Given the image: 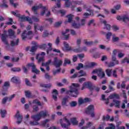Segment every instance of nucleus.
<instances>
[{
	"mask_svg": "<svg viewBox=\"0 0 129 129\" xmlns=\"http://www.w3.org/2000/svg\"><path fill=\"white\" fill-rule=\"evenodd\" d=\"M11 14H13L14 16H15L16 17H18V18H19V20L22 22H25L27 21L29 23V24H33V22H40V19H39V18L36 16H33L32 18L28 16H26L25 15L20 16L19 13H18V11H16V12L12 11L11 12Z\"/></svg>",
	"mask_w": 129,
	"mask_h": 129,
	"instance_id": "obj_1",
	"label": "nucleus"
},
{
	"mask_svg": "<svg viewBox=\"0 0 129 129\" xmlns=\"http://www.w3.org/2000/svg\"><path fill=\"white\" fill-rule=\"evenodd\" d=\"M6 28L4 26V23L0 24V36L1 37V40L5 45H6V48L9 49L10 48V45L8 42V35H7V31L4 30Z\"/></svg>",
	"mask_w": 129,
	"mask_h": 129,
	"instance_id": "obj_2",
	"label": "nucleus"
},
{
	"mask_svg": "<svg viewBox=\"0 0 129 129\" xmlns=\"http://www.w3.org/2000/svg\"><path fill=\"white\" fill-rule=\"evenodd\" d=\"M79 84L73 83L70 87V90L67 92V94L73 96V97H77V95L79 94L78 92V89H79Z\"/></svg>",
	"mask_w": 129,
	"mask_h": 129,
	"instance_id": "obj_3",
	"label": "nucleus"
},
{
	"mask_svg": "<svg viewBox=\"0 0 129 129\" xmlns=\"http://www.w3.org/2000/svg\"><path fill=\"white\" fill-rule=\"evenodd\" d=\"M42 8V10L40 13L41 16H44L45 15L46 17H49L51 15L50 11L48 10V9L45 7H43L42 4H39V6H36L32 8V11L34 12V14H37V10L39 9Z\"/></svg>",
	"mask_w": 129,
	"mask_h": 129,
	"instance_id": "obj_4",
	"label": "nucleus"
},
{
	"mask_svg": "<svg viewBox=\"0 0 129 129\" xmlns=\"http://www.w3.org/2000/svg\"><path fill=\"white\" fill-rule=\"evenodd\" d=\"M67 18H68V23H72V25L75 29H79V28L85 25V19H82L81 24H76L75 21H73L72 20L74 18V15L72 14L68 15Z\"/></svg>",
	"mask_w": 129,
	"mask_h": 129,
	"instance_id": "obj_5",
	"label": "nucleus"
},
{
	"mask_svg": "<svg viewBox=\"0 0 129 129\" xmlns=\"http://www.w3.org/2000/svg\"><path fill=\"white\" fill-rule=\"evenodd\" d=\"M31 67L32 68V72H33V73H36V74H40V71L36 69V66L33 63L27 64L26 67H23V71L24 73H27V72H28V69L31 68Z\"/></svg>",
	"mask_w": 129,
	"mask_h": 129,
	"instance_id": "obj_6",
	"label": "nucleus"
},
{
	"mask_svg": "<svg viewBox=\"0 0 129 129\" xmlns=\"http://www.w3.org/2000/svg\"><path fill=\"white\" fill-rule=\"evenodd\" d=\"M59 123L62 128L68 129L69 125H71V122L66 117H64L63 119L59 120Z\"/></svg>",
	"mask_w": 129,
	"mask_h": 129,
	"instance_id": "obj_7",
	"label": "nucleus"
},
{
	"mask_svg": "<svg viewBox=\"0 0 129 129\" xmlns=\"http://www.w3.org/2000/svg\"><path fill=\"white\" fill-rule=\"evenodd\" d=\"M29 105L32 106L33 111L35 112L39 111V107L37 105L42 106V103L37 99H35L32 102H29Z\"/></svg>",
	"mask_w": 129,
	"mask_h": 129,
	"instance_id": "obj_8",
	"label": "nucleus"
},
{
	"mask_svg": "<svg viewBox=\"0 0 129 129\" xmlns=\"http://www.w3.org/2000/svg\"><path fill=\"white\" fill-rule=\"evenodd\" d=\"M31 118H32V119H34V120L35 121V122L34 121H30L29 122V124L30 125H41V123H39V122H38L37 121H39V120H40V119H41V116H40V114H39V113L36 114V115H33L31 116Z\"/></svg>",
	"mask_w": 129,
	"mask_h": 129,
	"instance_id": "obj_9",
	"label": "nucleus"
},
{
	"mask_svg": "<svg viewBox=\"0 0 129 129\" xmlns=\"http://www.w3.org/2000/svg\"><path fill=\"white\" fill-rule=\"evenodd\" d=\"M55 119V115L53 114L51 115V117L50 119H45L44 120L40 122V126H43L44 127H49L50 126V124L48 123L50 120H53Z\"/></svg>",
	"mask_w": 129,
	"mask_h": 129,
	"instance_id": "obj_10",
	"label": "nucleus"
},
{
	"mask_svg": "<svg viewBox=\"0 0 129 129\" xmlns=\"http://www.w3.org/2000/svg\"><path fill=\"white\" fill-rule=\"evenodd\" d=\"M33 32L31 31H29L27 32V31L25 30L21 35V37L22 40H26L27 38L28 39H32L33 38Z\"/></svg>",
	"mask_w": 129,
	"mask_h": 129,
	"instance_id": "obj_11",
	"label": "nucleus"
},
{
	"mask_svg": "<svg viewBox=\"0 0 129 129\" xmlns=\"http://www.w3.org/2000/svg\"><path fill=\"white\" fill-rule=\"evenodd\" d=\"M96 65V63L95 62H90L86 63L85 66L83 65V64L80 63H79V65L78 67H77L76 69L77 70H80L81 68H91V67H93V66H95Z\"/></svg>",
	"mask_w": 129,
	"mask_h": 129,
	"instance_id": "obj_12",
	"label": "nucleus"
},
{
	"mask_svg": "<svg viewBox=\"0 0 129 129\" xmlns=\"http://www.w3.org/2000/svg\"><path fill=\"white\" fill-rule=\"evenodd\" d=\"M70 32H71V35H73V36H75V35H76L75 31L72 29H67L65 31L62 32V35L64 37V40H68L70 35L69 33H70Z\"/></svg>",
	"mask_w": 129,
	"mask_h": 129,
	"instance_id": "obj_13",
	"label": "nucleus"
},
{
	"mask_svg": "<svg viewBox=\"0 0 129 129\" xmlns=\"http://www.w3.org/2000/svg\"><path fill=\"white\" fill-rule=\"evenodd\" d=\"M92 73V74H95L96 73L100 78H103L105 76V74L101 69L94 70Z\"/></svg>",
	"mask_w": 129,
	"mask_h": 129,
	"instance_id": "obj_14",
	"label": "nucleus"
},
{
	"mask_svg": "<svg viewBox=\"0 0 129 129\" xmlns=\"http://www.w3.org/2000/svg\"><path fill=\"white\" fill-rule=\"evenodd\" d=\"M116 19L118 21H122L124 23H129V16L127 15H125L122 16H117Z\"/></svg>",
	"mask_w": 129,
	"mask_h": 129,
	"instance_id": "obj_15",
	"label": "nucleus"
},
{
	"mask_svg": "<svg viewBox=\"0 0 129 129\" xmlns=\"http://www.w3.org/2000/svg\"><path fill=\"white\" fill-rule=\"evenodd\" d=\"M15 97H16V94H13L10 96L9 97H5L3 98L2 100L3 104H6L7 103V101H9V102L12 101V100H13V99H14Z\"/></svg>",
	"mask_w": 129,
	"mask_h": 129,
	"instance_id": "obj_16",
	"label": "nucleus"
},
{
	"mask_svg": "<svg viewBox=\"0 0 129 129\" xmlns=\"http://www.w3.org/2000/svg\"><path fill=\"white\" fill-rule=\"evenodd\" d=\"M63 63V61L61 59H58V58L54 57L53 61V64L56 68H59Z\"/></svg>",
	"mask_w": 129,
	"mask_h": 129,
	"instance_id": "obj_17",
	"label": "nucleus"
},
{
	"mask_svg": "<svg viewBox=\"0 0 129 129\" xmlns=\"http://www.w3.org/2000/svg\"><path fill=\"white\" fill-rule=\"evenodd\" d=\"M46 55V53L44 52H42L40 54H37L36 55V59L38 61V63L40 62H43L44 60V56Z\"/></svg>",
	"mask_w": 129,
	"mask_h": 129,
	"instance_id": "obj_18",
	"label": "nucleus"
},
{
	"mask_svg": "<svg viewBox=\"0 0 129 129\" xmlns=\"http://www.w3.org/2000/svg\"><path fill=\"white\" fill-rule=\"evenodd\" d=\"M92 111H94V106L93 105H90L88 106L84 113L86 114H90V112H92Z\"/></svg>",
	"mask_w": 129,
	"mask_h": 129,
	"instance_id": "obj_19",
	"label": "nucleus"
},
{
	"mask_svg": "<svg viewBox=\"0 0 129 129\" xmlns=\"http://www.w3.org/2000/svg\"><path fill=\"white\" fill-rule=\"evenodd\" d=\"M37 30L40 31V32H43L44 30V26H40L38 24H34V32L37 34Z\"/></svg>",
	"mask_w": 129,
	"mask_h": 129,
	"instance_id": "obj_20",
	"label": "nucleus"
},
{
	"mask_svg": "<svg viewBox=\"0 0 129 129\" xmlns=\"http://www.w3.org/2000/svg\"><path fill=\"white\" fill-rule=\"evenodd\" d=\"M81 6V5H83V1H75L72 2V9H74L76 8V6L77 5Z\"/></svg>",
	"mask_w": 129,
	"mask_h": 129,
	"instance_id": "obj_21",
	"label": "nucleus"
},
{
	"mask_svg": "<svg viewBox=\"0 0 129 129\" xmlns=\"http://www.w3.org/2000/svg\"><path fill=\"white\" fill-rule=\"evenodd\" d=\"M32 45H33V46L31 47V49L30 50V52H35L36 50L38 48V47H39V45H38V43L35 41H32L31 42Z\"/></svg>",
	"mask_w": 129,
	"mask_h": 129,
	"instance_id": "obj_22",
	"label": "nucleus"
},
{
	"mask_svg": "<svg viewBox=\"0 0 129 129\" xmlns=\"http://www.w3.org/2000/svg\"><path fill=\"white\" fill-rule=\"evenodd\" d=\"M73 51L76 53H81L82 52H86L87 51V47H79L78 48L74 49Z\"/></svg>",
	"mask_w": 129,
	"mask_h": 129,
	"instance_id": "obj_23",
	"label": "nucleus"
},
{
	"mask_svg": "<svg viewBox=\"0 0 129 129\" xmlns=\"http://www.w3.org/2000/svg\"><path fill=\"white\" fill-rule=\"evenodd\" d=\"M15 117L17 119V123H18V124L22 122V120H23V116L20 114V112L17 111L16 114L15 115Z\"/></svg>",
	"mask_w": 129,
	"mask_h": 129,
	"instance_id": "obj_24",
	"label": "nucleus"
},
{
	"mask_svg": "<svg viewBox=\"0 0 129 129\" xmlns=\"http://www.w3.org/2000/svg\"><path fill=\"white\" fill-rule=\"evenodd\" d=\"M113 103H112L110 104V106L111 107H112L113 105H115V107H117V108H119L120 107V101L116 100H113Z\"/></svg>",
	"mask_w": 129,
	"mask_h": 129,
	"instance_id": "obj_25",
	"label": "nucleus"
},
{
	"mask_svg": "<svg viewBox=\"0 0 129 129\" xmlns=\"http://www.w3.org/2000/svg\"><path fill=\"white\" fill-rule=\"evenodd\" d=\"M70 122H71V124H73V125H78V123H79V121H78L77 118L75 117L71 118Z\"/></svg>",
	"mask_w": 129,
	"mask_h": 129,
	"instance_id": "obj_26",
	"label": "nucleus"
},
{
	"mask_svg": "<svg viewBox=\"0 0 129 129\" xmlns=\"http://www.w3.org/2000/svg\"><path fill=\"white\" fill-rule=\"evenodd\" d=\"M38 114H39V115L41 118L42 117H46L47 116H49V112H48V111L46 110L41 111L39 112Z\"/></svg>",
	"mask_w": 129,
	"mask_h": 129,
	"instance_id": "obj_27",
	"label": "nucleus"
},
{
	"mask_svg": "<svg viewBox=\"0 0 129 129\" xmlns=\"http://www.w3.org/2000/svg\"><path fill=\"white\" fill-rule=\"evenodd\" d=\"M86 11L89 12V13H85L83 15L84 18H88L89 16H93V12L91 11V9H87Z\"/></svg>",
	"mask_w": 129,
	"mask_h": 129,
	"instance_id": "obj_28",
	"label": "nucleus"
},
{
	"mask_svg": "<svg viewBox=\"0 0 129 129\" xmlns=\"http://www.w3.org/2000/svg\"><path fill=\"white\" fill-rule=\"evenodd\" d=\"M93 125L92 122L89 121L86 123V125L80 127V129H88L89 127H91Z\"/></svg>",
	"mask_w": 129,
	"mask_h": 129,
	"instance_id": "obj_29",
	"label": "nucleus"
},
{
	"mask_svg": "<svg viewBox=\"0 0 129 129\" xmlns=\"http://www.w3.org/2000/svg\"><path fill=\"white\" fill-rule=\"evenodd\" d=\"M91 87V83L89 82H85L82 87V90L85 88H90Z\"/></svg>",
	"mask_w": 129,
	"mask_h": 129,
	"instance_id": "obj_30",
	"label": "nucleus"
},
{
	"mask_svg": "<svg viewBox=\"0 0 129 129\" xmlns=\"http://www.w3.org/2000/svg\"><path fill=\"white\" fill-rule=\"evenodd\" d=\"M100 23L102 24H104V26L106 27V29L109 31L110 30V25L109 24H107V22L106 20H100Z\"/></svg>",
	"mask_w": 129,
	"mask_h": 129,
	"instance_id": "obj_31",
	"label": "nucleus"
},
{
	"mask_svg": "<svg viewBox=\"0 0 129 129\" xmlns=\"http://www.w3.org/2000/svg\"><path fill=\"white\" fill-rule=\"evenodd\" d=\"M9 36L11 39H16V35H15V31H13L12 29H10L8 31Z\"/></svg>",
	"mask_w": 129,
	"mask_h": 129,
	"instance_id": "obj_32",
	"label": "nucleus"
},
{
	"mask_svg": "<svg viewBox=\"0 0 129 129\" xmlns=\"http://www.w3.org/2000/svg\"><path fill=\"white\" fill-rule=\"evenodd\" d=\"M58 96V91L56 89H54L52 91V98L54 100H57V96Z\"/></svg>",
	"mask_w": 129,
	"mask_h": 129,
	"instance_id": "obj_33",
	"label": "nucleus"
},
{
	"mask_svg": "<svg viewBox=\"0 0 129 129\" xmlns=\"http://www.w3.org/2000/svg\"><path fill=\"white\" fill-rule=\"evenodd\" d=\"M109 98L110 99H119V96H118V95L114 93V94H111L109 96Z\"/></svg>",
	"mask_w": 129,
	"mask_h": 129,
	"instance_id": "obj_34",
	"label": "nucleus"
},
{
	"mask_svg": "<svg viewBox=\"0 0 129 129\" xmlns=\"http://www.w3.org/2000/svg\"><path fill=\"white\" fill-rule=\"evenodd\" d=\"M11 46H18L19 44V38L14 39L13 40L11 41Z\"/></svg>",
	"mask_w": 129,
	"mask_h": 129,
	"instance_id": "obj_35",
	"label": "nucleus"
},
{
	"mask_svg": "<svg viewBox=\"0 0 129 129\" xmlns=\"http://www.w3.org/2000/svg\"><path fill=\"white\" fill-rule=\"evenodd\" d=\"M20 80V78L19 77L14 76L11 79V81L12 82H13V83H18L19 82V81Z\"/></svg>",
	"mask_w": 129,
	"mask_h": 129,
	"instance_id": "obj_36",
	"label": "nucleus"
},
{
	"mask_svg": "<svg viewBox=\"0 0 129 129\" xmlns=\"http://www.w3.org/2000/svg\"><path fill=\"white\" fill-rule=\"evenodd\" d=\"M0 114H1L2 117L3 118L6 117V115H7V110L5 109H1L0 110Z\"/></svg>",
	"mask_w": 129,
	"mask_h": 129,
	"instance_id": "obj_37",
	"label": "nucleus"
},
{
	"mask_svg": "<svg viewBox=\"0 0 129 129\" xmlns=\"http://www.w3.org/2000/svg\"><path fill=\"white\" fill-rule=\"evenodd\" d=\"M1 95H3V96H5L6 95H8V88H3V90L1 91Z\"/></svg>",
	"mask_w": 129,
	"mask_h": 129,
	"instance_id": "obj_38",
	"label": "nucleus"
},
{
	"mask_svg": "<svg viewBox=\"0 0 129 129\" xmlns=\"http://www.w3.org/2000/svg\"><path fill=\"white\" fill-rule=\"evenodd\" d=\"M25 96L27 98H32L33 96H32V92L30 91H25Z\"/></svg>",
	"mask_w": 129,
	"mask_h": 129,
	"instance_id": "obj_39",
	"label": "nucleus"
},
{
	"mask_svg": "<svg viewBox=\"0 0 129 129\" xmlns=\"http://www.w3.org/2000/svg\"><path fill=\"white\" fill-rule=\"evenodd\" d=\"M63 46L67 51H70V50H71V47H70V46H69V44L66 42H63Z\"/></svg>",
	"mask_w": 129,
	"mask_h": 129,
	"instance_id": "obj_40",
	"label": "nucleus"
},
{
	"mask_svg": "<svg viewBox=\"0 0 129 129\" xmlns=\"http://www.w3.org/2000/svg\"><path fill=\"white\" fill-rule=\"evenodd\" d=\"M85 124V120H84V119L82 118L81 119L80 122L78 124L79 127H82V126H83V125H84Z\"/></svg>",
	"mask_w": 129,
	"mask_h": 129,
	"instance_id": "obj_41",
	"label": "nucleus"
},
{
	"mask_svg": "<svg viewBox=\"0 0 129 129\" xmlns=\"http://www.w3.org/2000/svg\"><path fill=\"white\" fill-rule=\"evenodd\" d=\"M93 6L96 10H97V11H95V13L98 14V13H99V11H100V10H101V7H100L94 4H93Z\"/></svg>",
	"mask_w": 129,
	"mask_h": 129,
	"instance_id": "obj_42",
	"label": "nucleus"
},
{
	"mask_svg": "<svg viewBox=\"0 0 129 129\" xmlns=\"http://www.w3.org/2000/svg\"><path fill=\"white\" fill-rule=\"evenodd\" d=\"M84 43L87 46H91V45L93 44V42L90 41H88V40H87L86 39L84 40Z\"/></svg>",
	"mask_w": 129,
	"mask_h": 129,
	"instance_id": "obj_43",
	"label": "nucleus"
},
{
	"mask_svg": "<svg viewBox=\"0 0 129 129\" xmlns=\"http://www.w3.org/2000/svg\"><path fill=\"white\" fill-rule=\"evenodd\" d=\"M7 1L4 0L3 1L2 4L1 5V8H3L4 9H8V5H7Z\"/></svg>",
	"mask_w": 129,
	"mask_h": 129,
	"instance_id": "obj_44",
	"label": "nucleus"
},
{
	"mask_svg": "<svg viewBox=\"0 0 129 129\" xmlns=\"http://www.w3.org/2000/svg\"><path fill=\"white\" fill-rule=\"evenodd\" d=\"M47 45L49 47L47 49L46 52H47V54H49V52H50V51H52V46L53 45V44L49 42L48 43Z\"/></svg>",
	"mask_w": 129,
	"mask_h": 129,
	"instance_id": "obj_45",
	"label": "nucleus"
},
{
	"mask_svg": "<svg viewBox=\"0 0 129 129\" xmlns=\"http://www.w3.org/2000/svg\"><path fill=\"white\" fill-rule=\"evenodd\" d=\"M41 87H44L45 88H50L51 86H52V84H40Z\"/></svg>",
	"mask_w": 129,
	"mask_h": 129,
	"instance_id": "obj_46",
	"label": "nucleus"
},
{
	"mask_svg": "<svg viewBox=\"0 0 129 129\" xmlns=\"http://www.w3.org/2000/svg\"><path fill=\"white\" fill-rule=\"evenodd\" d=\"M101 98H102V100H103L104 101H105L106 104H108V103L109 102V99H105V95H102Z\"/></svg>",
	"mask_w": 129,
	"mask_h": 129,
	"instance_id": "obj_47",
	"label": "nucleus"
},
{
	"mask_svg": "<svg viewBox=\"0 0 129 129\" xmlns=\"http://www.w3.org/2000/svg\"><path fill=\"white\" fill-rule=\"evenodd\" d=\"M70 105L71 107H75L76 105H77V101H72L70 102Z\"/></svg>",
	"mask_w": 129,
	"mask_h": 129,
	"instance_id": "obj_48",
	"label": "nucleus"
},
{
	"mask_svg": "<svg viewBox=\"0 0 129 129\" xmlns=\"http://www.w3.org/2000/svg\"><path fill=\"white\" fill-rule=\"evenodd\" d=\"M67 98H64L62 101V106H63L64 107H65V106H68V105H67Z\"/></svg>",
	"mask_w": 129,
	"mask_h": 129,
	"instance_id": "obj_49",
	"label": "nucleus"
},
{
	"mask_svg": "<svg viewBox=\"0 0 129 129\" xmlns=\"http://www.w3.org/2000/svg\"><path fill=\"white\" fill-rule=\"evenodd\" d=\"M112 33L111 32H108L106 33V37L107 40H108V41H110V37H111L112 36Z\"/></svg>",
	"mask_w": 129,
	"mask_h": 129,
	"instance_id": "obj_50",
	"label": "nucleus"
},
{
	"mask_svg": "<svg viewBox=\"0 0 129 129\" xmlns=\"http://www.w3.org/2000/svg\"><path fill=\"white\" fill-rule=\"evenodd\" d=\"M86 75V73L83 71H80L78 73V77H80V76H85Z\"/></svg>",
	"mask_w": 129,
	"mask_h": 129,
	"instance_id": "obj_51",
	"label": "nucleus"
},
{
	"mask_svg": "<svg viewBox=\"0 0 129 129\" xmlns=\"http://www.w3.org/2000/svg\"><path fill=\"white\" fill-rule=\"evenodd\" d=\"M8 21H9V22L6 23V25H11L12 24H16V22H14V21L13 20V19H12V18H9Z\"/></svg>",
	"mask_w": 129,
	"mask_h": 129,
	"instance_id": "obj_52",
	"label": "nucleus"
},
{
	"mask_svg": "<svg viewBox=\"0 0 129 129\" xmlns=\"http://www.w3.org/2000/svg\"><path fill=\"white\" fill-rule=\"evenodd\" d=\"M11 71H13V72H20L21 71V68H13L11 69Z\"/></svg>",
	"mask_w": 129,
	"mask_h": 129,
	"instance_id": "obj_53",
	"label": "nucleus"
},
{
	"mask_svg": "<svg viewBox=\"0 0 129 129\" xmlns=\"http://www.w3.org/2000/svg\"><path fill=\"white\" fill-rule=\"evenodd\" d=\"M118 40H119V38L118 37L115 36L114 34L112 35V42H117Z\"/></svg>",
	"mask_w": 129,
	"mask_h": 129,
	"instance_id": "obj_54",
	"label": "nucleus"
},
{
	"mask_svg": "<svg viewBox=\"0 0 129 129\" xmlns=\"http://www.w3.org/2000/svg\"><path fill=\"white\" fill-rule=\"evenodd\" d=\"M51 62L52 61L51 60H49L48 61H47L45 63L42 62V66H49L50 64H51Z\"/></svg>",
	"mask_w": 129,
	"mask_h": 129,
	"instance_id": "obj_55",
	"label": "nucleus"
},
{
	"mask_svg": "<svg viewBox=\"0 0 129 129\" xmlns=\"http://www.w3.org/2000/svg\"><path fill=\"white\" fill-rule=\"evenodd\" d=\"M101 55V54H100V53H95L93 55V58H94L95 59H98V58H100Z\"/></svg>",
	"mask_w": 129,
	"mask_h": 129,
	"instance_id": "obj_56",
	"label": "nucleus"
},
{
	"mask_svg": "<svg viewBox=\"0 0 129 129\" xmlns=\"http://www.w3.org/2000/svg\"><path fill=\"white\" fill-rule=\"evenodd\" d=\"M70 63H71L70 59H69L68 58H65L63 66H66L67 65V64H70Z\"/></svg>",
	"mask_w": 129,
	"mask_h": 129,
	"instance_id": "obj_57",
	"label": "nucleus"
},
{
	"mask_svg": "<svg viewBox=\"0 0 129 129\" xmlns=\"http://www.w3.org/2000/svg\"><path fill=\"white\" fill-rule=\"evenodd\" d=\"M48 36H49V32L47 30H44L42 37L45 38V37H48Z\"/></svg>",
	"mask_w": 129,
	"mask_h": 129,
	"instance_id": "obj_58",
	"label": "nucleus"
},
{
	"mask_svg": "<svg viewBox=\"0 0 129 129\" xmlns=\"http://www.w3.org/2000/svg\"><path fill=\"white\" fill-rule=\"evenodd\" d=\"M106 74H107V76H108L109 77L111 76V72H112L111 70L107 69L106 70Z\"/></svg>",
	"mask_w": 129,
	"mask_h": 129,
	"instance_id": "obj_59",
	"label": "nucleus"
},
{
	"mask_svg": "<svg viewBox=\"0 0 129 129\" xmlns=\"http://www.w3.org/2000/svg\"><path fill=\"white\" fill-rule=\"evenodd\" d=\"M109 118H110V117L108 115L106 116H103L102 117V119L104 121L109 120Z\"/></svg>",
	"mask_w": 129,
	"mask_h": 129,
	"instance_id": "obj_60",
	"label": "nucleus"
},
{
	"mask_svg": "<svg viewBox=\"0 0 129 129\" xmlns=\"http://www.w3.org/2000/svg\"><path fill=\"white\" fill-rule=\"evenodd\" d=\"M9 86H10V82H6L3 86V88H8V89Z\"/></svg>",
	"mask_w": 129,
	"mask_h": 129,
	"instance_id": "obj_61",
	"label": "nucleus"
},
{
	"mask_svg": "<svg viewBox=\"0 0 129 129\" xmlns=\"http://www.w3.org/2000/svg\"><path fill=\"white\" fill-rule=\"evenodd\" d=\"M61 24H62L61 21L55 22V23L54 24V27H55L56 28H58V27H60L61 26Z\"/></svg>",
	"mask_w": 129,
	"mask_h": 129,
	"instance_id": "obj_62",
	"label": "nucleus"
},
{
	"mask_svg": "<svg viewBox=\"0 0 129 129\" xmlns=\"http://www.w3.org/2000/svg\"><path fill=\"white\" fill-rule=\"evenodd\" d=\"M78 102L79 105H81V104H83V103H85L84 99H83L82 98H80L79 99Z\"/></svg>",
	"mask_w": 129,
	"mask_h": 129,
	"instance_id": "obj_63",
	"label": "nucleus"
},
{
	"mask_svg": "<svg viewBox=\"0 0 129 129\" xmlns=\"http://www.w3.org/2000/svg\"><path fill=\"white\" fill-rule=\"evenodd\" d=\"M109 127H106V128H105V129H114V128H115V126L112 123L109 124Z\"/></svg>",
	"mask_w": 129,
	"mask_h": 129,
	"instance_id": "obj_64",
	"label": "nucleus"
}]
</instances>
